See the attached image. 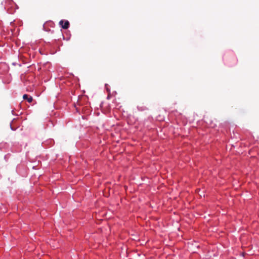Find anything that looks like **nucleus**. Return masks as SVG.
Here are the masks:
<instances>
[{
	"label": "nucleus",
	"instance_id": "obj_1",
	"mask_svg": "<svg viewBox=\"0 0 259 259\" xmlns=\"http://www.w3.org/2000/svg\"><path fill=\"white\" fill-rule=\"evenodd\" d=\"M63 29H66L68 28L69 26V22L68 21L61 20L59 22Z\"/></svg>",
	"mask_w": 259,
	"mask_h": 259
},
{
	"label": "nucleus",
	"instance_id": "obj_2",
	"mask_svg": "<svg viewBox=\"0 0 259 259\" xmlns=\"http://www.w3.org/2000/svg\"><path fill=\"white\" fill-rule=\"evenodd\" d=\"M23 99L24 100H27V101L29 102V103H31L32 102V100H33V99L31 97H29L28 95L27 94H24L23 96Z\"/></svg>",
	"mask_w": 259,
	"mask_h": 259
}]
</instances>
